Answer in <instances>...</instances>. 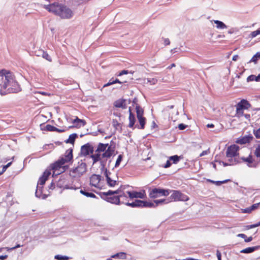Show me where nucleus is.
<instances>
[{
    "label": "nucleus",
    "instance_id": "680f3d73",
    "mask_svg": "<svg viewBox=\"0 0 260 260\" xmlns=\"http://www.w3.org/2000/svg\"><path fill=\"white\" fill-rule=\"evenodd\" d=\"M170 44V41L169 39H165L164 40V44L165 45H169Z\"/></svg>",
    "mask_w": 260,
    "mask_h": 260
},
{
    "label": "nucleus",
    "instance_id": "e433bc0d",
    "mask_svg": "<svg viewBox=\"0 0 260 260\" xmlns=\"http://www.w3.org/2000/svg\"><path fill=\"white\" fill-rule=\"evenodd\" d=\"M42 55L44 58L46 59V60H47L49 61H52L51 57L46 52L42 51Z\"/></svg>",
    "mask_w": 260,
    "mask_h": 260
},
{
    "label": "nucleus",
    "instance_id": "6ab92c4d",
    "mask_svg": "<svg viewBox=\"0 0 260 260\" xmlns=\"http://www.w3.org/2000/svg\"><path fill=\"white\" fill-rule=\"evenodd\" d=\"M114 106L117 108L125 109L126 108V100L119 99L114 102Z\"/></svg>",
    "mask_w": 260,
    "mask_h": 260
},
{
    "label": "nucleus",
    "instance_id": "f03ea898",
    "mask_svg": "<svg viewBox=\"0 0 260 260\" xmlns=\"http://www.w3.org/2000/svg\"><path fill=\"white\" fill-rule=\"evenodd\" d=\"M0 94L5 95L11 93H17L21 88L14 75L6 70H0Z\"/></svg>",
    "mask_w": 260,
    "mask_h": 260
},
{
    "label": "nucleus",
    "instance_id": "9d476101",
    "mask_svg": "<svg viewBox=\"0 0 260 260\" xmlns=\"http://www.w3.org/2000/svg\"><path fill=\"white\" fill-rule=\"evenodd\" d=\"M170 198L175 201H186L189 199L186 195L182 193L180 191L178 190L173 191V193L171 195Z\"/></svg>",
    "mask_w": 260,
    "mask_h": 260
},
{
    "label": "nucleus",
    "instance_id": "052dcab7",
    "mask_svg": "<svg viewBox=\"0 0 260 260\" xmlns=\"http://www.w3.org/2000/svg\"><path fill=\"white\" fill-rule=\"evenodd\" d=\"M128 72L127 70H123L118 74V76H120L123 75L127 74Z\"/></svg>",
    "mask_w": 260,
    "mask_h": 260
},
{
    "label": "nucleus",
    "instance_id": "6e6d98bb",
    "mask_svg": "<svg viewBox=\"0 0 260 260\" xmlns=\"http://www.w3.org/2000/svg\"><path fill=\"white\" fill-rule=\"evenodd\" d=\"M251 209L250 207L242 209V213H250L251 212Z\"/></svg>",
    "mask_w": 260,
    "mask_h": 260
},
{
    "label": "nucleus",
    "instance_id": "37998d69",
    "mask_svg": "<svg viewBox=\"0 0 260 260\" xmlns=\"http://www.w3.org/2000/svg\"><path fill=\"white\" fill-rule=\"evenodd\" d=\"M73 122L74 124H76V123H77V124L78 123H82L83 125H84L85 124V122L84 120L80 119L78 118V117H76V118L73 120Z\"/></svg>",
    "mask_w": 260,
    "mask_h": 260
},
{
    "label": "nucleus",
    "instance_id": "58836bf2",
    "mask_svg": "<svg viewBox=\"0 0 260 260\" xmlns=\"http://www.w3.org/2000/svg\"><path fill=\"white\" fill-rule=\"evenodd\" d=\"M237 162H238V161L235 160H234V162H224L221 161H219V163L220 164H222L224 167H226L228 166L234 165L236 164Z\"/></svg>",
    "mask_w": 260,
    "mask_h": 260
},
{
    "label": "nucleus",
    "instance_id": "7ed1b4c3",
    "mask_svg": "<svg viewBox=\"0 0 260 260\" xmlns=\"http://www.w3.org/2000/svg\"><path fill=\"white\" fill-rule=\"evenodd\" d=\"M44 8L49 12L58 16L61 19H69L74 16L73 11L69 7L58 3L44 5Z\"/></svg>",
    "mask_w": 260,
    "mask_h": 260
},
{
    "label": "nucleus",
    "instance_id": "79ce46f5",
    "mask_svg": "<svg viewBox=\"0 0 260 260\" xmlns=\"http://www.w3.org/2000/svg\"><path fill=\"white\" fill-rule=\"evenodd\" d=\"M236 114L237 115L238 117H241L243 114V110L236 107Z\"/></svg>",
    "mask_w": 260,
    "mask_h": 260
},
{
    "label": "nucleus",
    "instance_id": "a211bd4d",
    "mask_svg": "<svg viewBox=\"0 0 260 260\" xmlns=\"http://www.w3.org/2000/svg\"><path fill=\"white\" fill-rule=\"evenodd\" d=\"M250 104L245 100H242L236 105V107L239 108L242 110L247 109L249 107H250Z\"/></svg>",
    "mask_w": 260,
    "mask_h": 260
},
{
    "label": "nucleus",
    "instance_id": "6e6552de",
    "mask_svg": "<svg viewBox=\"0 0 260 260\" xmlns=\"http://www.w3.org/2000/svg\"><path fill=\"white\" fill-rule=\"evenodd\" d=\"M136 110L139 125L136 124L135 127H137L139 129H144L146 123V118L143 117L144 111L139 105L136 106Z\"/></svg>",
    "mask_w": 260,
    "mask_h": 260
},
{
    "label": "nucleus",
    "instance_id": "39448f33",
    "mask_svg": "<svg viewBox=\"0 0 260 260\" xmlns=\"http://www.w3.org/2000/svg\"><path fill=\"white\" fill-rule=\"evenodd\" d=\"M87 171V166L85 162L81 161L78 162L77 167L72 169L70 171V176L72 178L79 179Z\"/></svg>",
    "mask_w": 260,
    "mask_h": 260
},
{
    "label": "nucleus",
    "instance_id": "412c9836",
    "mask_svg": "<svg viewBox=\"0 0 260 260\" xmlns=\"http://www.w3.org/2000/svg\"><path fill=\"white\" fill-rule=\"evenodd\" d=\"M140 202H141V200H135V202H133L132 203L126 202L125 203V204L127 206H129L133 208L141 207V203Z\"/></svg>",
    "mask_w": 260,
    "mask_h": 260
},
{
    "label": "nucleus",
    "instance_id": "69168bd1",
    "mask_svg": "<svg viewBox=\"0 0 260 260\" xmlns=\"http://www.w3.org/2000/svg\"><path fill=\"white\" fill-rule=\"evenodd\" d=\"M239 58V56L238 55H235L233 56L232 60L234 61H236Z\"/></svg>",
    "mask_w": 260,
    "mask_h": 260
},
{
    "label": "nucleus",
    "instance_id": "f8f14e48",
    "mask_svg": "<svg viewBox=\"0 0 260 260\" xmlns=\"http://www.w3.org/2000/svg\"><path fill=\"white\" fill-rule=\"evenodd\" d=\"M127 193L128 195V197L131 199H133L134 198L137 199H145L146 197L145 192L144 190H143L142 191L137 192L136 191H127Z\"/></svg>",
    "mask_w": 260,
    "mask_h": 260
},
{
    "label": "nucleus",
    "instance_id": "774afa93",
    "mask_svg": "<svg viewBox=\"0 0 260 260\" xmlns=\"http://www.w3.org/2000/svg\"><path fill=\"white\" fill-rule=\"evenodd\" d=\"M55 188V184L54 183H51L50 186L49 187L50 189H53Z\"/></svg>",
    "mask_w": 260,
    "mask_h": 260
},
{
    "label": "nucleus",
    "instance_id": "72a5a7b5",
    "mask_svg": "<svg viewBox=\"0 0 260 260\" xmlns=\"http://www.w3.org/2000/svg\"><path fill=\"white\" fill-rule=\"evenodd\" d=\"M42 186H40L39 185H37V189L35 192V195L36 197L40 198L42 196Z\"/></svg>",
    "mask_w": 260,
    "mask_h": 260
},
{
    "label": "nucleus",
    "instance_id": "2eb2a0df",
    "mask_svg": "<svg viewBox=\"0 0 260 260\" xmlns=\"http://www.w3.org/2000/svg\"><path fill=\"white\" fill-rule=\"evenodd\" d=\"M61 156L64 159H66L68 162L72 163L73 159V149L71 148L68 149L64 154Z\"/></svg>",
    "mask_w": 260,
    "mask_h": 260
},
{
    "label": "nucleus",
    "instance_id": "bb28decb",
    "mask_svg": "<svg viewBox=\"0 0 260 260\" xmlns=\"http://www.w3.org/2000/svg\"><path fill=\"white\" fill-rule=\"evenodd\" d=\"M260 58V52H257L252 58L251 59L247 62V63H249L251 62H253L254 64H256L258 60Z\"/></svg>",
    "mask_w": 260,
    "mask_h": 260
},
{
    "label": "nucleus",
    "instance_id": "de8ad7c7",
    "mask_svg": "<svg viewBox=\"0 0 260 260\" xmlns=\"http://www.w3.org/2000/svg\"><path fill=\"white\" fill-rule=\"evenodd\" d=\"M227 181H228V180H225L223 181H214V184H216L217 186H219L223 183L227 182Z\"/></svg>",
    "mask_w": 260,
    "mask_h": 260
},
{
    "label": "nucleus",
    "instance_id": "2f4dec72",
    "mask_svg": "<svg viewBox=\"0 0 260 260\" xmlns=\"http://www.w3.org/2000/svg\"><path fill=\"white\" fill-rule=\"evenodd\" d=\"M111 257L112 258L119 257L121 259H125L126 258V254L124 252H119V253H117L115 254L112 255Z\"/></svg>",
    "mask_w": 260,
    "mask_h": 260
},
{
    "label": "nucleus",
    "instance_id": "603ef678",
    "mask_svg": "<svg viewBox=\"0 0 260 260\" xmlns=\"http://www.w3.org/2000/svg\"><path fill=\"white\" fill-rule=\"evenodd\" d=\"M259 204H260V203L254 204L252 205L251 207H250V208L251 209V210L252 211V210L256 209Z\"/></svg>",
    "mask_w": 260,
    "mask_h": 260
},
{
    "label": "nucleus",
    "instance_id": "4c0bfd02",
    "mask_svg": "<svg viewBox=\"0 0 260 260\" xmlns=\"http://www.w3.org/2000/svg\"><path fill=\"white\" fill-rule=\"evenodd\" d=\"M54 258L57 260H68L69 259V257L67 256H63L59 254L56 255Z\"/></svg>",
    "mask_w": 260,
    "mask_h": 260
},
{
    "label": "nucleus",
    "instance_id": "338daca9",
    "mask_svg": "<svg viewBox=\"0 0 260 260\" xmlns=\"http://www.w3.org/2000/svg\"><path fill=\"white\" fill-rule=\"evenodd\" d=\"M137 102H138V100L137 98H135L134 100H133V106H134V105H136V106L137 105H138L137 103Z\"/></svg>",
    "mask_w": 260,
    "mask_h": 260
},
{
    "label": "nucleus",
    "instance_id": "20e7f679",
    "mask_svg": "<svg viewBox=\"0 0 260 260\" xmlns=\"http://www.w3.org/2000/svg\"><path fill=\"white\" fill-rule=\"evenodd\" d=\"M121 188H119L117 190L115 191L109 190L107 192H104L102 193L103 198L106 201L116 205H119L120 203L119 201V197L118 196H114V194H119L120 193Z\"/></svg>",
    "mask_w": 260,
    "mask_h": 260
},
{
    "label": "nucleus",
    "instance_id": "4d7b16f0",
    "mask_svg": "<svg viewBox=\"0 0 260 260\" xmlns=\"http://www.w3.org/2000/svg\"><path fill=\"white\" fill-rule=\"evenodd\" d=\"M113 80H114L113 79H110L109 80V81L107 84H106L104 85V87H107V86H108L111 85L115 84V83H112V81H113Z\"/></svg>",
    "mask_w": 260,
    "mask_h": 260
},
{
    "label": "nucleus",
    "instance_id": "e2e57ef3",
    "mask_svg": "<svg viewBox=\"0 0 260 260\" xmlns=\"http://www.w3.org/2000/svg\"><path fill=\"white\" fill-rule=\"evenodd\" d=\"M37 93H40V94H41L43 95H50V94L46 92H44V91H38Z\"/></svg>",
    "mask_w": 260,
    "mask_h": 260
},
{
    "label": "nucleus",
    "instance_id": "f257e3e1",
    "mask_svg": "<svg viewBox=\"0 0 260 260\" xmlns=\"http://www.w3.org/2000/svg\"><path fill=\"white\" fill-rule=\"evenodd\" d=\"M114 150L115 148L112 147L111 144L100 143L98 145L95 154L91 155L93 160L92 165L98 161L100 162L101 171L104 173L107 183L110 187H114L117 184L118 177L108 171L106 167V164L108 159L110 158L114 153Z\"/></svg>",
    "mask_w": 260,
    "mask_h": 260
},
{
    "label": "nucleus",
    "instance_id": "0e129e2a",
    "mask_svg": "<svg viewBox=\"0 0 260 260\" xmlns=\"http://www.w3.org/2000/svg\"><path fill=\"white\" fill-rule=\"evenodd\" d=\"M8 257L7 255H0V259L1 260H5Z\"/></svg>",
    "mask_w": 260,
    "mask_h": 260
},
{
    "label": "nucleus",
    "instance_id": "5701e85b",
    "mask_svg": "<svg viewBox=\"0 0 260 260\" xmlns=\"http://www.w3.org/2000/svg\"><path fill=\"white\" fill-rule=\"evenodd\" d=\"M214 22L216 24V27L218 29H224L227 28V26L222 21L219 20H213Z\"/></svg>",
    "mask_w": 260,
    "mask_h": 260
},
{
    "label": "nucleus",
    "instance_id": "dca6fc26",
    "mask_svg": "<svg viewBox=\"0 0 260 260\" xmlns=\"http://www.w3.org/2000/svg\"><path fill=\"white\" fill-rule=\"evenodd\" d=\"M252 139L253 137L251 135L245 136L243 137L239 138L237 140L236 143L240 144H244L249 143Z\"/></svg>",
    "mask_w": 260,
    "mask_h": 260
},
{
    "label": "nucleus",
    "instance_id": "49530a36",
    "mask_svg": "<svg viewBox=\"0 0 260 260\" xmlns=\"http://www.w3.org/2000/svg\"><path fill=\"white\" fill-rule=\"evenodd\" d=\"M259 225H260V221L257 222L256 224L247 225L246 227H247V229H252V228L258 226Z\"/></svg>",
    "mask_w": 260,
    "mask_h": 260
},
{
    "label": "nucleus",
    "instance_id": "4468645a",
    "mask_svg": "<svg viewBox=\"0 0 260 260\" xmlns=\"http://www.w3.org/2000/svg\"><path fill=\"white\" fill-rule=\"evenodd\" d=\"M241 159L246 162L247 166L249 167H256L257 165V164L251 155H249L247 157H242Z\"/></svg>",
    "mask_w": 260,
    "mask_h": 260
},
{
    "label": "nucleus",
    "instance_id": "1a4fd4ad",
    "mask_svg": "<svg viewBox=\"0 0 260 260\" xmlns=\"http://www.w3.org/2000/svg\"><path fill=\"white\" fill-rule=\"evenodd\" d=\"M97 148L94 150L95 153L93 154L94 149L93 146L89 143H87L81 147V154L84 156L90 154V155H92L95 154V150ZM90 157H91V156Z\"/></svg>",
    "mask_w": 260,
    "mask_h": 260
},
{
    "label": "nucleus",
    "instance_id": "a19ab883",
    "mask_svg": "<svg viewBox=\"0 0 260 260\" xmlns=\"http://www.w3.org/2000/svg\"><path fill=\"white\" fill-rule=\"evenodd\" d=\"M254 154L257 157H260V144H258L254 151Z\"/></svg>",
    "mask_w": 260,
    "mask_h": 260
},
{
    "label": "nucleus",
    "instance_id": "5fc2aeb1",
    "mask_svg": "<svg viewBox=\"0 0 260 260\" xmlns=\"http://www.w3.org/2000/svg\"><path fill=\"white\" fill-rule=\"evenodd\" d=\"M210 152L209 151V150H205V151H203L200 154V156L201 157V156H203L204 155H207L208 154H209Z\"/></svg>",
    "mask_w": 260,
    "mask_h": 260
},
{
    "label": "nucleus",
    "instance_id": "f3484780",
    "mask_svg": "<svg viewBox=\"0 0 260 260\" xmlns=\"http://www.w3.org/2000/svg\"><path fill=\"white\" fill-rule=\"evenodd\" d=\"M128 112H129V117H128L129 124H128V126L130 128H133L135 125V123L136 122V118H135V115L132 112V109H131V107H129Z\"/></svg>",
    "mask_w": 260,
    "mask_h": 260
},
{
    "label": "nucleus",
    "instance_id": "393cba45",
    "mask_svg": "<svg viewBox=\"0 0 260 260\" xmlns=\"http://www.w3.org/2000/svg\"><path fill=\"white\" fill-rule=\"evenodd\" d=\"M77 135L75 133L72 134L69 136V138L65 141L66 143L74 144Z\"/></svg>",
    "mask_w": 260,
    "mask_h": 260
},
{
    "label": "nucleus",
    "instance_id": "4be33fe9",
    "mask_svg": "<svg viewBox=\"0 0 260 260\" xmlns=\"http://www.w3.org/2000/svg\"><path fill=\"white\" fill-rule=\"evenodd\" d=\"M118 196L119 197V201H120V200H122L121 203L123 204H125L124 201L127 200V199L128 198L127 196H128V194L127 193V191L125 192L122 191V189L121 188V191L120 193L119 194H117Z\"/></svg>",
    "mask_w": 260,
    "mask_h": 260
},
{
    "label": "nucleus",
    "instance_id": "aec40b11",
    "mask_svg": "<svg viewBox=\"0 0 260 260\" xmlns=\"http://www.w3.org/2000/svg\"><path fill=\"white\" fill-rule=\"evenodd\" d=\"M64 178H60L58 183H57V185L58 186H59L60 187H63L64 188H66V189H77L78 188H79V187L78 186H75V185L73 186V185H71L70 186V185H68V184H66L64 185H63L61 184V183L62 182H63V180Z\"/></svg>",
    "mask_w": 260,
    "mask_h": 260
},
{
    "label": "nucleus",
    "instance_id": "3c124183",
    "mask_svg": "<svg viewBox=\"0 0 260 260\" xmlns=\"http://www.w3.org/2000/svg\"><path fill=\"white\" fill-rule=\"evenodd\" d=\"M50 175V172L49 171H45L42 176L43 177H45V178L47 179L48 178V176Z\"/></svg>",
    "mask_w": 260,
    "mask_h": 260
},
{
    "label": "nucleus",
    "instance_id": "9b49d317",
    "mask_svg": "<svg viewBox=\"0 0 260 260\" xmlns=\"http://www.w3.org/2000/svg\"><path fill=\"white\" fill-rule=\"evenodd\" d=\"M239 147L236 145H233L229 147L226 150V156L227 157H234L238 154Z\"/></svg>",
    "mask_w": 260,
    "mask_h": 260
},
{
    "label": "nucleus",
    "instance_id": "473e14b6",
    "mask_svg": "<svg viewBox=\"0 0 260 260\" xmlns=\"http://www.w3.org/2000/svg\"><path fill=\"white\" fill-rule=\"evenodd\" d=\"M44 129L49 132H55V131H58L57 128L50 124H47L45 126Z\"/></svg>",
    "mask_w": 260,
    "mask_h": 260
},
{
    "label": "nucleus",
    "instance_id": "bf43d9fd",
    "mask_svg": "<svg viewBox=\"0 0 260 260\" xmlns=\"http://www.w3.org/2000/svg\"><path fill=\"white\" fill-rule=\"evenodd\" d=\"M171 163L170 162V159L167 160L166 164L165 165V166H164V167L165 168H169L171 166Z\"/></svg>",
    "mask_w": 260,
    "mask_h": 260
},
{
    "label": "nucleus",
    "instance_id": "c9c22d12",
    "mask_svg": "<svg viewBox=\"0 0 260 260\" xmlns=\"http://www.w3.org/2000/svg\"><path fill=\"white\" fill-rule=\"evenodd\" d=\"M146 80L147 82L149 83L151 85H155L157 82V79L154 78H148Z\"/></svg>",
    "mask_w": 260,
    "mask_h": 260
},
{
    "label": "nucleus",
    "instance_id": "c756f323",
    "mask_svg": "<svg viewBox=\"0 0 260 260\" xmlns=\"http://www.w3.org/2000/svg\"><path fill=\"white\" fill-rule=\"evenodd\" d=\"M80 192L81 194L84 195L85 196H86L87 197H90V198H96L95 195L92 192H87V191L82 190V189L80 190Z\"/></svg>",
    "mask_w": 260,
    "mask_h": 260
},
{
    "label": "nucleus",
    "instance_id": "b1692460",
    "mask_svg": "<svg viewBox=\"0 0 260 260\" xmlns=\"http://www.w3.org/2000/svg\"><path fill=\"white\" fill-rule=\"evenodd\" d=\"M141 207H148V208H152V207H155V205L154 203L151 202H148L147 201H144L141 200Z\"/></svg>",
    "mask_w": 260,
    "mask_h": 260
},
{
    "label": "nucleus",
    "instance_id": "864d4df0",
    "mask_svg": "<svg viewBox=\"0 0 260 260\" xmlns=\"http://www.w3.org/2000/svg\"><path fill=\"white\" fill-rule=\"evenodd\" d=\"M186 127V125L183 123L178 125V128L180 130H183Z\"/></svg>",
    "mask_w": 260,
    "mask_h": 260
},
{
    "label": "nucleus",
    "instance_id": "a878e982",
    "mask_svg": "<svg viewBox=\"0 0 260 260\" xmlns=\"http://www.w3.org/2000/svg\"><path fill=\"white\" fill-rule=\"evenodd\" d=\"M253 81H260V74H259L256 76L254 75H250L247 78V81L248 82Z\"/></svg>",
    "mask_w": 260,
    "mask_h": 260
},
{
    "label": "nucleus",
    "instance_id": "ddd939ff",
    "mask_svg": "<svg viewBox=\"0 0 260 260\" xmlns=\"http://www.w3.org/2000/svg\"><path fill=\"white\" fill-rule=\"evenodd\" d=\"M101 180V175L93 174L90 178V185L95 187H99V183Z\"/></svg>",
    "mask_w": 260,
    "mask_h": 260
},
{
    "label": "nucleus",
    "instance_id": "0eeeda50",
    "mask_svg": "<svg viewBox=\"0 0 260 260\" xmlns=\"http://www.w3.org/2000/svg\"><path fill=\"white\" fill-rule=\"evenodd\" d=\"M149 196L150 198H157L161 196H168L170 193V190L160 188L149 189Z\"/></svg>",
    "mask_w": 260,
    "mask_h": 260
},
{
    "label": "nucleus",
    "instance_id": "a18cd8bd",
    "mask_svg": "<svg viewBox=\"0 0 260 260\" xmlns=\"http://www.w3.org/2000/svg\"><path fill=\"white\" fill-rule=\"evenodd\" d=\"M122 155H119L118 156V158L116 160V163H115V167H117L119 165L120 163L121 162V161L122 160Z\"/></svg>",
    "mask_w": 260,
    "mask_h": 260
},
{
    "label": "nucleus",
    "instance_id": "8fccbe9b",
    "mask_svg": "<svg viewBox=\"0 0 260 260\" xmlns=\"http://www.w3.org/2000/svg\"><path fill=\"white\" fill-rule=\"evenodd\" d=\"M21 246H22L21 245L17 244L14 247H13L11 248L6 247V248L7 249L8 251H11V250H14L17 248L20 247Z\"/></svg>",
    "mask_w": 260,
    "mask_h": 260
},
{
    "label": "nucleus",
    "instance_id": "c85d7f7f",
    "mask_svg": "<svg viewBox=\"0 0 260 260\" xmlns=\"http://www.w3.org/2000/svg\"><path fill=\"white\" fill-rule=\"evenodd\" d=\"M182 157L181 156H178L177 155H175L173 156H171L169 157L170 160L173 161V164H177L181 158Z\"/></svg>",
    "mask_w": 260,
    "mask_h": 260
},
{
    "label": "nucleus",
    "instance_id": "13d9d810",
    "mask_svg": "<svg viewBox=\"0 0 260 260\" xmlns=\"http://www.w3.org/2000/svg\"><path fill=\"white\" fill-rule=\"evenodd\" d=\"M216 255H217L218 260H221V254L218 250H217L216 251Z\"/></svg>",
    "mask_w": 260,
    "mask_h": 260
},
{
    "label": "nucleus",
    "instance_id": "cd10ccee",
    "mask_svg": "<svg viewBox=\"0 0 260 260\" xmlns=\"http://www.w3.org/2000/svg\"><path fill=\"white\" fill-rule=\"evenodd\" d=\"M258 248V247H249L246 248L245 249H242L241 250V253H250L252 252H253L255 250L257 249Z\"/></svg>",
    "mask_w": 260,
    "mask_h": 260
},
{
    "label": "nucleus",
    "instance_id": "f704fd0d",
    "mask_svg": "<svg viewBox=\"0 0 260 260\" xmlns=\"http://www.w3.org/2000/svg\"><path fill=\"white\" fill-rule=\"evenodd\" d=\"M170 201L166 199H160V200H156L154 201V202L155 203V207L158 205L159 204L162 203H168Z\"/></svg>",
    "mask_w": 260,
    "mask_h": 260
},
{
    "label": "nucleus",
    "instance_id": "09e8293b",
    "mask_svg": "<svg viewBox=\"0 0 260 260\" xmlns=\"http://www.w3.org/2000/svg\"><path fill=\"white\" fill-rule=\"evenodd\" d=\"M254 134L256 138H260V128L257 129L256 131H254Z\"/></svg>",
    "mask_w": 260,
    "mask_h": 260
},
{
    "label": "nucleus",
    "instance_id": "ea45409f",
    "mask_svg": "<svg viewBox=\"0 0 260 260\" xmlns=\"http://www.w3.org/2000/svg\"><path fill=\"white\" fill-rule=\"evenodd\" d=\"M46 180H47V179L45 178V177H43L41 176L39 178L38 185H39H39L43 186L45 184V183Z\"/></svg>",
    "mask_w": 260,
    "mask_h": 260
},
{
    "label": "nucleus",
    "instance_id": "c03bdc74",
    "mask_svg": "<svg viewBox=\"0 0 260 260\" xmlns=\"http://www.w3.org/2000/svg\"><path fill=\"white\" fill-rule=\"evenodd\" d=\"M260 34V29H257L255 31L251 32L250 36L252 38L255 37L257 35Z\"/></svg>",
    "mask_w": 260,
    "mask_h": 260
},
{
    "label": "nucleus",
    "instance_id": "7c9ffc66",
    "mask_svg": "<svg viewBox=\"0 0 260 260\" xmlns=\"http://www.w3.org/2000/svg\"><path fill=\"white\" fill-rule=\"evenodd\" d=\"M237 236L243 238L245 242H250L252 240V237H247V236L244 234H239Z\"/></svg>",
    "mask_w": 260,
    "mask_h": 260
},
{
    "label": "nucleus",
    "instance_id": "423d86ee",
    "mask_svg": "<svg viewBox=\"0 0 260 260\" xmlns=\"http://www.w3.org/2000/svg\"><path fill=\"white\" fill-rule=\"evenodd\" d=\"M70 162H68L66 159L60 156L57 160L51 165V169L53 170V174H54L56 172H57L56 174H59L61 172H64L66 167L64 165Z\"/></svg>",
    "mask_w": 260,
    "mask_h": 260
}]
</instances>
